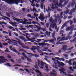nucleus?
Wrapping results in <instances>:
<instances>
[{
  "label": "nucleus",
  "instance_id": "1",
  "mask_svg": "<svg viewBox=\"0 0 76 76\" xmlns=\"http://www.w3.org/2000/svg\"><path fill=\"white\" fill-rule=\"evenodd\" d=\"M72 36H70V35H68L67 36L66 38V37H58L57 38V40H58V39H60L58 41V42H57L56 43V44L58 45V44H64V42H60V41H63V40H64L65 41H67L68 40V39H71V38H72Z\"/></svg>",
  "mask_w": 76,
  "mask_h": 76
},
{
  "label": "nucleus",
  "instance_id": "2",
  "mask_svg": "<svg viewBox=\"0 0 76 76\" xmlns=\"http://www.w3.org/2000/svg\"><path fill=\"white\" fill-rule=\"evenodd\" d=\"M64 0H60V3L58 4V1L57 0H53V1L54 4V5L55 6H58V7H61V8H62L63 7V5H62L61 3H63V2L64 1Z\"/></svg>",
  "mask_w": 76,
  "mask_h": 76
},
{
  "label": "nucleus",
  "instance_id": "3",
  "mask_svg": "<svg viewBox=\"0 0 76 76\" xmlns=\"http://www.w3.org/2000/svg\"><path fill=\"white\" fill-rule=\"evenodd\" d=\"M75 28V25H72V26H70V27H68L66 28V31H73V29Z\"/></svg>",
  "mask_w": 76,
  "mask_h": 76
},
{
  "label": "nucleus",
  "instance_id": "4",
  "mask_svg": "<svg viewBox=\"0 0 76 76\" xmlns=\"http://www.w3.org/2000/svg\"><path fill=\"white\" fill-rule=\"evenodd\" d=\"M5 57L4 56H0V64H1V63H5L6 61H2V60H7V59H6L4 58Z\"/></svg>",
  "mask_w": 76,
  "mask_h": 76
},
{
  "label": "nucleus",
  "instance_id": "5",
  "mask_svg": "<svg viewBox=\"0 0 76 76\" xmlns=\"http://www.w3.org/2000/svg\"><path fill=\"white\" fill-rule=\"evenodd\" d=\"M5 1L8 4H12L14 3L16 4L14 0V1L13 0H5Z\"/></svg>",
  "mask_w": 76,
  "mask_h": 76
},
{
  "label": "nucleus",
  "instance_id": "6",
  "mask_svg": "<svg viewBox=\"0 0 76 76\" xmlns=\"http://www.w3.org/2000/svg\"><path fill=\"white\" fill-rule=\"evenodd\" d=\"M9 41L7 42L8 43H9V44H12V43L10 42H15L16 41V40H14L13 39H11V40L10 39H7L5 40V41Z\"/></svg>",
  "mask_w": 76,
  "mask_h": 76
},
{
  "label": "nucleus",
  "instance_id": "7",
  "mask_svg": "<svg viewBox=\"0 0 76 76\" xmlns=\"http://www.w3.org/2000/svg\"><path fill=\"white\" fill-rule=\"evenodd\" d=\"M20 23H23V24H24V25H27L28 24V25H31L32 24L31 22L30 21V22H26V21H20Z\"/></svg>",
  "mask_w": 76,
  "mask_h": 76
},
{
  "label": "nucleus",
  "instance_id": "8",
  "mask_svg": "<svg viewBox=\"0 0 76 76\" xmlns=\"http://www.w3.org/2000/svg\"><path fill=\"white\" fill-rule=\"evenodd\" d=\"M59 70L61 72L60 73L61 74L63 73H64L65 75H67L66 72H64V70H65V69H64V68H61V69H59Z\"/></svg>",
  "mask_w": 76,
  "mask_h": 76
},
{
  "label": "nucleus",
  "instance_id": "9",
  "mask_svg": "<svg viewBox=\"0 0 76 76\" xmlns=\"http://www.w3.org/2000/svg\"><path fill=\"white\" fill-rule=\"evenodd\" d=\"M76 5L75 6V8H73L71 10L70 12V14L71 15H73L72 13V12H75V11H76Z\"/></svg>",
  "mask_w": 76,
  "mask_h": 76
},
{
  "label": "nucleus",
  "instance_id": "10",
  "mask_svg": "<svg viewBox=\"0 0 76 76\" xmlns=\"http://www.w3.org/2000/svg\"><path fill=\"white\" fill-rule=\"evenodd\" d=\"M69 22V20H68L66 21L61 27V29H63L64 28V27L65 26H66V25H67V23H68Z\"/></svg>",
  "mask_w": 76,
  "mask_h": 76
},
{
  "label": "nucleus",
  "instance_id": "11",
  "mask_svg": "<svg viewBox=\"0 0 76 76\" xmlns=\"http://www.w3.org/2000/svg\"><path fill=\"white\" fill-rule=\"evenodd\" d=\"M62 48L61 49L64 51H65L67 50V46L66 45H64L62 46Z\"/></svg>",
  "mask_w": 76,
  "mask_h": 76
},
{
  "label": "nucleus",
  "instance_id": "12",
  "mask_svg": "<svg viewBox=\"0 0 76 76\" xmlns=\"http://www.w3.org/2000/svg\"><path fill=\"white\" fill-rule=\"evenodd\" d=\"M19 38H20V39H22L23 40H24V42H25L26 41H28V40H26V39H25V38H24V37L21 36H20L18 37Z\"/></svg>",
  "mask_w": 76,
  "mask_h": 76
},
{
  "label": "nucleus",
  "instance_id": "13",
  "mask_svg": "<svg viewBox=\"0 0 76 76\" xmlns=\"http://www.w3.org/2000/svg\"><path fill=\"white\" fill-rule=\"evenodd\" d=\"M48 41H49V42L50 43V42H51L52 43V44H53V43L54 42V41H53V40H51V39H50V40H45L44 41L43 43H44V42H48Z\"/></svg>",
  "mask_w": 76,
  "mask_h": 76
},
{
  "label": "nucleus",
  "instance_id": "14",
  "mask_svg": "<svg viewBox=\"0 0 76 76\" xmlns=\"http://www.w3.org/2000/svg\"><path fill=\"white\" fill-rule=\"evenodd\" d=\"M38 45L39 46H41V45H42V46L43 47L45 45H47V43H45L42 42L41 43H38Z\"/></svg>",
  "mask_w": 76,
  "mask_h": 76
},
{
  "label": "nucleus",
  "instance_id": "15",
  "mask_svg": "<svg viewBox=\"0 0 76 76\" xmlns=\"http://www.w3.org/2000/svg\"><path fill=\"white\" fill-rule=\"evenodd\" d=\"M52 71H53V72H52L50 73V75H55V76H57V74H56L54 73H57V72L54 70V69H53L52 70Z\"/></svg>",
  "mask_w": 76,
  "mask_h": 76
},
{
  "label": "nucleus",
  "instance_id": "16",
  "mask_svg": "<svg viewBox=\"0 0 76 76\" xmlns=\"http://www.w3.org/2000/svg\"><path fill=\"white\" fill-rule=\"evenodd\" d=\"M72 2L71 3V5L72 7H73V6H74V4H75V5L76 6V3L75 1L73 0H72Z\"/></svg>",
  "mask_w": 76,
  "mask_h": 76
},
{
  "label": "nucleus",
  "instance_id": "17",
  "mask_svg": "<svg viewBox=\"0 0 76 76\" xmlns=\"http://www.w3.org/2000/svg\"><path fill=\"white\" fill-rule=\"evenodd\" d=\"M52 37H53L54 39H52V40H53V41H56V38L55 37V33L53 32L52 34Z\"/></svg>",
  "mask_w": 76,
  "mask_h": 76
},
{
  "label": "nucleus",
  "instance_id": "18",
  "mask_svg": "<svg viewBox=\"0 0 76 76\" xmlns=\"http://www.w3.org/2000/svg\"><path fill=\"white\" fill-rule=\"evenodd\" d=\"M34 26H35V27H36L37 28L38 30L39 31L40 30H41V27H40L39 26H38L35 24H34V25H33Z\"/></svg>",
  "mask_w": 76,
  "mask_h": 76
},
{
  "label": "nucleus",
  "instance_id": "19",
  "mask_svg": "<svg viewBox=\"0 0 76 76\" xmlns=\"http://www.w3.org/2000/svg\"><path fill=\"white\" fill-rule=\"evenodd\" d=\"M36 72H37V73H40L39 74V75L40 76H43L42 75H42V74L41 72L39 70H35Z\"/></svg>",
  "mask_w": 76,
  "mask_h": 76
},
{
  "label": "nucleus",
  "instance_id": "20",
  "mask_svg": "<svg viewBox=\"0 0 76 76\" xmlns=\"http://www.w3.org/2000/svg\"><path fill=\"white\" fill-rule=\"evenodd\" d=\"M56 23H53L51 24L50 26V28H54L56 26Z\"/></svg>",
  "mask_w": 76,
  "mask_h": 76
},
{
  "label": "nucleus",
  "instance_id": "21",
  "mask_svg": "<svg viewBox=\"0 0 76 76\" xmlns=\"http://www.w3.org/2000/svg\"><path fill=\"white\" fill-rule=\"evenodd\" d=\"M64 31L63 30H62L61 31H60V35H61V34H62L61 35V37H64L65 36V35H63V33H64Z\"/></svg>",
  "mask_w": 76,
  "mask_h": 76
},
{
  "label": "nucleus",
  "instance_id": "22",
  "mask_svg": "<svg viewBox=\"0 0 76 76\" xmlns=\"http://www.w3.org/2000/svg\"><path fill=\"white\" fill-rule=\"evenodd\" d=\"M14 19H15V20L14 19V20H16V21H17V22H19V23H20V20H22V21H23V20H24L23 19H18L16 18H14Z\"/></svg>",
  "mask_w": 76,
  "mask_h": 76
},
{
  "label": "nucleus",
  "instance_id": "23",
  "mask_svg": "<svg viewBox=\"0 0 76 76\" xmlns=\"http://www.w3.org/2000/svg\"><path fill=\"white\" fill-rule=\"evenodd\" d=\"M39 19H40V20H41L42 21H43L45 19V17H39Z\"/></svg>",
  "mask_w": 76,
  "mask_h": 76
},
{
  "label": "nucleus",
  "instance_id": "24",
  "mask_svg": "<svg viewBox=\"0 0 76 76\" xmlns=\"http://www.w3.org/2000/svg\"><path fill=\"white\" fill-rule=\"evenodd\" d=\"M26 27L27 28H31L32 29H34L33 27H34V25H29V26H26Z\"/></svg>",
  "mask_w": 76,
  "mask_h": 76
},
{
  "label": "nucleus",
  "instance_id": "25",
  "mask_svg": "<svg viewBox=\"0 0 76 76\" xmlns=\"http://www.w3.org/2000/svg\"><path fill=\"white\" fill-rule=\"evenodd\" d=\"M33 57H35L36 58H38V57H39V56L37 54H33Z\"/></svg>",
  "mask_w": 76,
  "mask_h": 76
},
{
  "label": "nucleus",
  "instance_id": "26",
  "mask_svg": "<svg viewBox=\"0 0 76 76\" xmlns=\"http://www.w3.org/2000/svg\"><path fill=\"white\" fill-rule=\"evenodd\" d=\"M12 50L14 52H15V53H18V51L16 50V49L15 48H12Z\"/></svg>",
  "mask_w": 76,
  "mask_h": 76
},
{
  "label": "nucleus",
  "instance_id": "27",
  "mask_svg": "<svg viewBox=\"0 0 76 76\" xmlns=\"http://www.w3.org/2000/svg\"><path fill=\"white\" fill-rule=\"evenodd\" d=\"M37 48H36L35 46H32V48L31 49V50H37Z\"/></svg>",
  "mask_w": 76,
  "mask_h": 76
},
{
  "label": "nucleus",
  "instance_id": "28",
  "mask_svg": "<svg viewBox=\"0 0 76 76\" xmlns=\"http://www.w3.org/2000/svg\"><path fill=\"white\" fill-rule=\"evenodd\" d=\"M45 34L48 35V36H50V34H51V32H48V31H46L45 32Z\"/></svg>",
  "mask_w": 76,
  "mask_h": 76
},
{
  "label": "nucleus",
  "instance_id": "29",
  "mask_svg": "<svg viewBox=\"0 0 76 76\" xmlns=\"http://www.w3.org/2000/svg\"><path fill=\"white\" fill-rule=\"evenodd\" d=\"M4 65H6L7 66H8V67H12V65H10V64L9 63H7L5 64Z\"/></svg>",
  "mask_w": 76,
  "mask_h": 76
},
{
  "label": "nucleus",
  "instance_id": "30",
  "mask_svg": "<svg viewBox=\"0 0 76 76\" xmlns=\"http://www.w3.org/2000/svg\"><path fill=\"white\" fill-rule=\"evenodd\" d=\"M66 11H64V14H67L68 13H69V11H70V10H66Z\"/></svg>",
  "mask_w": 76,
  "mask_h": 76
},
{
  "label": "nucleus",
  "instance_id": "31",
  "mask_svg": "<svg viewBox=\"0 0 76 76\" xmlns=\"http://www.w3.org/2000/svg\"><path fill=\"white\" fill-rule=\"evenodd\" d=\"M68 2H69V0H68L66 1L64 3V5H63V6H66V5H67V4L68 3Z\"/></svg>",
  "mask_w": 76,
  "mask_h": 76
},
{
  "label": "nucleus",
  "instance_id": "32",
  "mask_svg": "<svg viewBox=\"0 0 76 76\" xmlns=\"http://www.w3.org/2000/svg\"><path fill=\"white\" fill-rule=\"evenodd\" d=\"M25 58H27V60L28 61H30V62H31V61H32V60H31V59L28 58V56H25Z\"/></svg>",
  "mask_w": 76,
  "mask_h": 76
},
{
  "label": "nucleus",
  "instance_id": "33",
  "mask_svg": "<svg viewBox=\"0 0 76 76\" xmlns=\"http://www.w3.org/2000/svg\"><path fill=\"white\" fill-rule=\"evenodd\" d=\"M5 52L6 53H8L9 52V53H10V52L9 50V49H8V48H6V50H5Z\"/></svg>",
  "mask_w": 76,
  "mask_h": 76
},
{
  "label": "nucleus",
  "instance_id": "34",
  "mask_svg": "<svg viewBox=\"0 0 76 76\" xmlns=\"http://www.w3.org/2000/svg\"><path fill=\"white\" fill-rule=\"evenodd\" d=\"M53 67H54V68H55V69H58V67H57V65H53Z\"/></svg>",
  "mask_w": 76,
  "mask_h": 76
},
{
  "label": "nucleus",
  "instance_id": "35",
  "mask_svg": "<svg viewBox=\"0 0 76 76\" xmlns=\"http://www.w3.org/2000/svg\"><path fill=\"white\" fill-rule=\"evenodd\" d=\"M37 51L39 52V53H42V50H39V49L37 48Z\"/></svg>",
  "mask_w": 76,
  "mask_h": 76
},
{
  "label": "nucleus",
  "instance_id": "36",
  "mask_svg": "<svg viewBox=\"0 0 76 76\" xmlns=\"http://www.w3.org/2000/svg\"><path fill=\"white\" fill-rule=\"evenodd\" d=\"M40 7L42 9H43L44 8V5L42 3L41 4Z\"/></svg>",
  "mask_w": 76,
  "mask_h": 76
},
{
  "label": "nucleus",
  "instance_id": "37",
  "mask_svg": "<svg viewBox=\"0 0 76 76\" xmlns=\"http://www.w3.org/2000/svg\"><path fill=\"white\" fill-rule=\"evenodd\" d=\"M13 66H21L22 67H23V66L22 65H20L18 64L14 65Z\"/></svg>",
  "mask_w": 76,
  "mask_h": 76
},
{
  "label": "nucleus",
  "instance_id": "38",
  "mask_svg": "<svg viewBox=\"0 0 76 76\" xmlns=\"http://www.w3.org/2000/svg\"><path fill=\"white\" fill-rule=\"evenodd\" d=\"M16 39L17 40H18V42L19 43V44H22V43H20V40H19V39L18 38H16Z\"/></svg>",
  "mask_w": 76,
  "mask_h": 76
},
{
  "label": "nucleus",
  "instance_id": "39",
  "mask_svg": "<svg viewBox=\"0 0 76 76\" xmlns=\"http://www.w3.org/2000/svg\"><path fill=\"white\" fill-rule=\"evenodd\" d=\"M73 48H74V47H73V46H72V47H71V48H68L67 49V50L68 51H69L70 50H72V49H73Z\"/></svg>",
  "mask_w": 76,
  "mask_h": 76
},
{
  "label": "nucleus",
  "instance_id": "40",
  "mask_svg": "<svg viewBox=\"0 0 76 76\" xmlns=\"http://www.w3.org/2000/svg\"><path fill=\"white\" fill-rule=\"evenodd\" d=\"M71 61H72V60H69V61L68 62V64L69 65H72V63L71 62Z\"/></svg>",
  "mask_w": 76,
  "mask_h": 76
},
{
  "label": "nucleus",
  "instance_id": "41",
  "mask_svg": "<svg viewBox=\"0 0 76 76\" xmlns=\"http://www.w3.org/2000/svg\"><path fill=\"white\" fill-rule=\"evenodd\" d=\"M64 64L63 62H61L59 64V66H64Z\"/></svg>",
  "mask_w": 76,
  "mask_h": 76
},
{
  "label": "nucleus",
  "instance_id": "42",
  "mask_svg": "<svg viewBox=\"0 0 76 76\" xmlns=\"http://www.w3.org/2000/svg\"><path fill=\"white\" fill-rule=\"evenodd\" d=\"M34 66L35 67V69H39V68L38 67V65H36V66Z\"/></svg>",
  "mask_w": 76,
  "mask_h": 76
},
{
  "label": "nucleus",
  "instance_id": "43",
  "mask_svg": "<svg viewBox=\"0 0 76 76\" xmlns=\"http://www.w3.org/2000/svg\"><path fill=\"white\" fill-rule=\"evenodd\" d=\"M37 41H36V42L39 43V41H41V39H37Z\"/></svg>",
  "mask_w": 76,
  "mask_h": 76
},
{
  "label": "nucleus",
  "instance_id": "44",
  "mask_svg": "<svg viewBox=\"0 0 76 76\" xmlns=\"http://www.w3.org/2000/svg\"><path fill=\"white\" fill-rule=\"evenodd\" d=\"M75 66L76 67V62H75V61H74L72 63V65L73 66H75Z\"/></svg>",
  "mask_w": 76,
  "mask_h": 76
},
{
  "label": "nucleus",
  "instance_id": "45",
  "mask_svg": "<svg viewBox=\"0 0 76 76\" xmlns=\"http://www.w3.org/2000/svg\"><path fill=\"white\" fill-rule=\"evenodd\" d=\"M37 61L38 65L39 66V64H40V62H41V61L39 60H38Z\"/></svg>",
  "mask_w": 76,
  "mask_h": 76
},
{
  "label": "nucleus",
  "instance_id": "46",
  "mask_svg": "<svg viewBox=\"0 0 76 76\" xmlns=\"http://www.w3.org/2000/svg\"><path fill=\"white\" fill-rule=\"evenodd\" d=\"M6 15L8 16V17H9L10 18V14L8 12H7L6 13Z\"/></svg>",
  "mask_w": 76,
  "mask_h": 76
},
{
  "label": "nucleus",
  "instance_id": "47",
  "mask_svg": "<svg viewBox=\"0 0 76 76\" xmlns=\"http://www.w3.org/2000/svg\"><path fill=\"white\" fill-rule=\"evenodd\" d=\"M69 69L72 72H74V70L72 69V67H69Z\"/></svg>",
  "mask_w": 76,
  "mask_h": 76
},
{
  "label": "nucleus",
  "instance_id": "48",
  "mask_svg": "<svg viewBox=\"0 0 76 76\" xmlns=\"http://www.w3.org/2000/svg\"><path fill=\"white\" fill-rule=\"evenodd\" d=\"M19 29H20V31H23V30H25V28H19Z\"/></svg>",
  "mask_w": 76,
  "mask_h": 76
},
{
  "label": "nucleus",
  "instance_id": "49",
  "mask_svg": "<svg viewBox=\"0 0 76 76\" xmlns=\"http://www.w3.org/2000/svg\"><path fill=\"white\" fill-rule=\"evenodd\" d=\"M40 65L42 67H44V62H42L40 64Z\"/></svg>",
  "mask_w": 76,
  "mask_h": 76
},
{
  "label": "nucleus",
  "instance_id": "50",
  "mask_svg": "<svg viewBox=\"0 0 76 76\" xmlns=\"http://www.w3.org/2000/svg\"><path fill=\"white\" fill-rule=\"evenodd\" d=\"M9 23L10 24H11V25H15V23L12 22H9Z\"/></svg>",
  "mask_w": 76,
  "mask_h": 76
},
{
  "label": "nucleus",
  "instance_id": "51",
  "mask_svg": "<svg viewBox=\"0 0 76 76\" xmlns=\"http://www.w3.org/2000/svg\"><path fill=\"white\" fill-rule=\"evenodd\" d=\"M24 69L25 70H26V72H28V73H30V72H29V71L28 69Z\"/></svg>",
  "mask_w": 76,
  "mask_h": 76
},
{
  "label": "nucleus",
  "instance_id": "52",
  "mask_svg": "<svg viewBox=\"0 0 76 76\" xmlns=\"http://www.w3.org/2000/svg\"><path fill=\"white\" fill-rule=\"evenodd\" d=\"M76 40V39H72L70 41V42H74V41H75Z\"/></svg>",
  "mask_w": 76,
  "mask_h": 76
},
{
  "label": "nucleus",
  "instance_id": "53",
  "mask_svg": "<svg viewBox=\"0 0 76 76\" xmlns=\"http://www.w3.org/2000/svg\"><path fill=\"white\" fill-rule=\"evenodd\" d=\"M53 20V18L52 17H51L50 19H49V21L50 22H52V21Z\"/></svg>",
  "mask_w": 76,
  "mask_h": 76
},
{
  "label": "nucleus",
  "instance_id": "54",
  "mask_svg": "<svg viewBox=\"0 0 76 76\" xmlns=\"http://www.w3.org/2000/svg\"><path fill=\"white\" fill-rule=\"evenodd\" d=\"M46 26L47 28H48L49 26V23H48L46 24Z\"/></svg>",
  "mask_w": 76,
  "mask_h": 76
},
{
  "label": "nucleus",
  "instance_id": "55",
  "mask_svg": "<svg viewBox=\"0 0 76 76\" xmlns=\"http://www.w3.org/2000/svg\"><path fill=\"white\" fill-rule=\"evenodd\" d=\"M2 32H3L4 34H9V33H8V32L5 31H2Z\"/></svg>",
  "mask_w": 76,
  "mask_h": 76
},
{
  "label": "nucleus",
  "instance_id": "56",
  "mask_svg": "<svg viewBox=\"0 0 76 76\" xmlns=\"http://www.w3.org/2000/svg\"><path fill=\"white\" fill-rule=\"evenodd\" d=\"M27 17H29V18H31V15L30 14H28V15H27Z\"/></svg>",
  "mask_w": 76,
  "mask_h": 76
},
{
  "label": "nucleus",
  "instance_id": "57",
  "mask_svg": "<svg viewBox=\"0 0 76 76\" xmlns=\"http://www.w3.org/2000/svg\"><path fill=\"white\" fill-rule=\"evenodd\" d=\"M14 34L16 37H18V36H19V34H17V33L15 32L14 33Z\"/></svg>",
  "mask_w": 76,
  "mask_h": 76
},
{
  "label": "nucleus",
  "instance_id": "58",
  "mask_svg": "<svg viewBox=\"0 0 76 76\" xmlns=\"http://www.w3.org/2000/svg\"><path fill=\"white\" fill-rule=\"evenodd\" d=\"M7 57L8 58H12V57L11 56H10L9 55H8L7 56Z\"/></svg>",
  "mask_w": 76,
  "mask_h": 76
},
{
  "label": "nucleus",
  "instance_id": "59",
  "mask_svg": "<svg viewBox=\"0 0 76 76\" xmlns=\"http://www.w3.org/2000/svg\"><path fill=\"white\" fill-rule=\"evenodd\" d=\"M8 28H9L10 29H12L13 28V27L10 26H9Z\"/></svg>",
  "mask_w": 76,
  "mask_h": 76
},
{
  "label": "nucleus",
  "instance_id": "60",
  "mask_svg": "<svg viewBox=\"0 0 76 76\" xmlns=\"http://www.w3.org/2000/svg\"><path fill=\"white\" fill-rule=\"evenodd\" d=\"M1 24H4L5 25H7V23L5 22H3V21L1 22Z\"/></svg>",
  "mask_w": 76,
  "mask_h": 76
},
{
  "label": "nucleus",
  "instance_id": "61",
  "mask_svg": "<svg viewBox=\"0 0 76 76\" xmlns=\"http://www.w3.org/2000/svg\"><path fill=\"white\" fill-rule=\"evenodd\" d=\"M37 22L35 21H33V22H32V23L33 24H37Z\"/></svg>",
  "mask_w": 76,
  "mask_h": 76
},
{
  "label": "nucleus",
  "instance_id": "62",
  "mask_svg": "<svg viewBox=\"0 0 76 76\" xmlns=\"http://www.w3.org/2000/svg\"><path fill=\"white\" fill-rule=\"evenodd\" d=\"M73 18V16L72 15H71L68 16V19H71V18Z\"/></svg>",
  "mask_w": 76,
  "mask_h": 76
},
{
  "label": "nucleus",
  "instance_id": "63",
  "mask_svg": "<svg viewBox=\"0 0 76 76\" xmlns=\"http://www.w3.org/2000/svg\"><path fill=\"white\" fill-rule=\"evenodd\" d=\"M71 4V2H70L69 3V5L68 6H67V7H68L69 8H70V4Z\"/></svg>",
  "mask_w": 76,
  "mask_h": 76
},
{
  "label": "nucleus",
  "instance_id": "64",
  "mask_svg": "<svg viewBox=\"0 0 76 76\" xmlns=\"http://www.w3.org/2000/svg\"><path fill=\"white\" fill-rule=\"evenodd\" d=\"M48 11H50L51 10V9H50V7H48Z\"/></svg>",
  "mask_w": 76,
  "mask_h": 76
}]
</instances>
